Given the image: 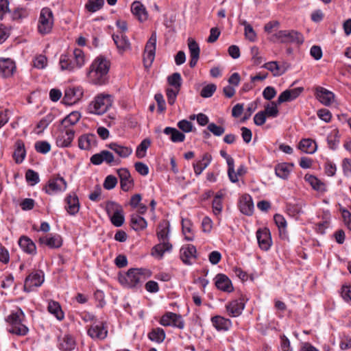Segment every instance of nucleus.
<instances>
[{"instance_id":"1","label":"nucleus","mask_w":351,"mask_h":351,"mask_svg":"<svg viewBox=\"0 0 351 351\" xmlns=\"http://www.w3.org/2000/svg\"><path fill=\"white\" fill-rule=\"evenodd\" d=\"M110 62L106 57L100 55L92 62L87 73V77L90 83L102 86L108 83Z\"/></svg>"},{"instance_id":"2","label":"nucleus","mask_w":351,"mask_h":351,"mask_svg":"<svg viewBox=\"0 0 351 351\" xmlns=\"http://www.w3.org/2000/svg\"><path fill=\"white\" fill-rule=\"evenodd\" d=\"M152 276V272L143 268H131L125 274H119V282L127 288H139Z\"/></svg>"},{"instance_id":"3","label":"nucleus","mask_w":351,"mask_h":351,"mask_svg":"<svg viewBox=\"0 0 351 351\" xmlns=\"http://www.w3.org/2000/svg\"><path fill=\"white\" fill-rule=\"evenodd\" d=\"M85 62V56L80 49H75L71 53L62 54L60 66L62 70L73 71L81 68Z\"/></svg>"},{"instance_id":"4","label":"nucleus","mask_w":351,"mask_h":351,"mask_svg":"<svg viewBox=\"0 0 351 351\" xmlns=\"http://www.w3.org/2000/svg\"><path fill=\"white\" fill-rule=\"evenodd\" d=\"M25 315L21 309L16 312H12L6 318L5 322L9 325L8 329L10 333L23 336L27 334L28 328L23 324Z\"/></svg>"},{"instance_id":"5","label":"nucleus","mask_w":351,"mask_h":351,"mask_svg":"<svg viewBox=\"0 0 351 351\" xmlns=\"http://www.w3.org/2000/svg\"><path fill=\"white\" fill-rule=\"evenodd\" d=\"M271 41L280 42L285 44H294L300 45L304 43L303 35L295 30H280L274 34L269 38Z\"/></svg>"},{"instance_id":"6","label":"nucleus","mask_w":351,"mask_h":351,"mask_svg":"<svg viewBox=\"0 0 351 351\" xmlns=\"http://www.w3.org/2000/svg\"><path fill=\"white\" fill-rule=\"evenodd\" d=\"M53 25L52 11L48 8L41 10L38 25V32L42 34H46L51 32Z\"/></svg>"},{"instance_id":"7","label":"nucleus","mask_w":351,"mask_h":351,"mask_svg":"<svg viewBox=\"0 0 351 351\" xmlns=\"http://www.w3.org/2000/svg\"><path fill=\"white\" fill-rule=\"evenodd\" d=\"M156 33L153 32L146 43L143 54V64L145 68L151 66L155 58L156 47Z\"/></svg>"},{"instance_id":"8","label":"nucleus","mask_w":351,"mask_h":351,"mask_svg":"<svg viewBox=\"0 0 351 351\" xmlns=\"http://www.w3.org/2000/svg\"><path fill=\"white\" fill-rule=\"evenodd\" d=\"M44 282V274L42 271H36L29 274L25 278L23 289L26 292L33 291L34 288L38 287Z\"/></svg>"},{"instance_id":"9","label":"nucleus","mask_w":351,"mask_h":351,"mask_svg":"<svg viewBox=\"0 0 351 351\" xmlns=\"http://www.w3.org/2000/svg\"><path fill=\"white\" fill-rule=\"evenodd\" d=\"M110 95L100 94L97 95L93 101H92L88 107L90 113L96 114H102L108 109V104L105 103V99H108Z\"/></svg>"},{"instance_id":"10","label":"nucleus","mask_w":351,"mask_h":351,"mask_svg":"<svg viewBox=\"0 0 351 351\" xmlns=\"http://www.w3.org/2000/svg\"><path fill=\"white\" fill-rule=\"evenodd\" d=\"M75 136V131L73 128H60L59 134L56 138V145L60 147H67L71 145Z\"/></svg>"},{"instance_id":"11","label":"nucleus","mask_w":351,"mask_h":351,"mask_svg":"<svg viewBox=\"0 0 351 351\" xmlns=\"http://www.w3.org/2000/svg\"><path fill=\"white\" fill-rule=\"evenodd\" d=\"M160 324L164 326H173L182 329L184 327V322L181 315L172 313L168 312L162 316Z\"/></svg>"},{"instance_id":"12","label":"nucleus","mask_w":351,"mask_h":351,"mask_svg":"<svg viewBox=\"0 0 351 351\" xmlns=\"http://www.w3.org/2000/svg\"><path fill=\"white\" fill-rule=\"evenodd\" d=\"M245 303L243 298L233 300L228 302L226 306V310L228 315L232 317H237L241 315L245 308Z\"/></svg>"},{"instance_id":"13","label":"nucleus","mask_w":351,"mask_h":351,"mask_svg":"<svg viewBox=\"0 0 351 351\" xmlns=\"http://www.w3.org/2000/svg\"><path fill=\"white\" fill-rule=\"evenodd\" d=\"M67 186L66 182L62 177H56L51 178L47 184L46 185L45 190V192L49 195L66 190Z\"/></svg>"},{"instance_id":"14","label":"nucleus","mask_w":351,"mask_h":351,"mask_svg":"<svg viewBox=\"0 0 351 351\" xmlns=\"http://www.w3.org/2000/svg\"><path fill=\"white\" fill-rule=\"evenodd\" d=\"M83 96V89L82 87L68 88L64 91L63 97L64 103L71 105L77 102Z\"/></svg>"},{"instance_id":"15","label":"nucleus","mask_w":351,"mask_h":351,"mask_svg":"<svg viewBox=\"0 0 351 351\" xmlns=\"http://www.w3.org/2000/svg\"><path fill=\"white\" fill-rule=\"evenodd\" d=\"M111 209L113 213L111 215V223L116 227H121L125 222V213L121 206L111 202Z\"/></svg>"},{"instance_id":"16","label":"nucleus","mask_w":351,"mask_h":351,"mask_svg":"<svg viewBox=\"0 0 351 351\" xmlns=\"http://www.w3.org/2000/svg\"><path fill=\"white\" fill-rule=\"evenodd\" d=\"M256 238L260 248L268 250L271 245V238L269 230L267 228L259 229L256 232Z\"/></svg>"},{"instance_id":"17","label":"nucleus","mask_w":351,"mask_h":351,"mask_svg":"<svg viewBox=\"0 0 351 351\" xmlns=\"http://www.w3.org/2000/svg\"><path fill=\"white\" fill-rule=\"evenodd\" d=\"M215 286L222 291L230 293L233 291L234 288L230 278L223 274H218L215 276Z\"/></svg>"},{"instance_id":"18","label":"nucleus","mask_w":351,"mask_h":351,"mask_svg":"<svg viewBox=\"0 0 351 351\" xmlns=\"http://www.w3.org/2000/svg\"><path fill=\"white\" fill-rule=\"evenodd\" d=\"M97 146V136L94 134H85L78 138V147L81 149L89 150Z\"/></svg>"},{"instance_id":"19","label":"nucleus","mask_w":351,"mask_h":351,"mask_svg":"<svg viewBox=\"0 0 351 351\" xmlns=\"http://www.w3.org/2000/svg\"><path fill=\"white\" fill-rule=\"evenodd\" d=\"M262 67L271 71L274 77H278L283 75L289 66L286 63L279 65L277 61H271L265 63Z\"/></svg>"},{"instance_id":"20","label":"nucleus","mask_w":351,"mask_h":351,"mask_svg":"<svg viewBox=\"0 0 351 351\" xmlns=\"http://www.w3.org/2000/svg\"><path fill=\"white\" fill-rule=\"evenodd\" d=\"M117 173L120 178L121 189L124 191H128L134 184L129 171L126 169H117Z\"/></svg>"},{"instance_id":"21","label":"nucleus","mask_w":351,"mask_h":351,"mask_svg":"<svg viewBox=\"0 0 351 351\" xmlns=\"http://www.w3.org/2000/svg\"><path fill=\"white\" fill-rule=\"evenodd\" d=\"M131 11L141 22L145 21L148 19L147 11L140 1H136L132 3Z\"/></svg>"},{"instance_id":"22","label":"nucleus","mask_w":351,"mask_h":351,"mask_svg":"<svg viewBox=\"0 0 351 351\" xmlns=\"http://www.w3.org/2000/svg\"><path fill=\"white\" fill-rule=\"evenodd\" d=\"M19 245L24 252L30 255L36 254V244L28 237L21 236L19 239Z\"/></svg>"},{"instance_id":"23","label":"nucleus","mask_w":351,"mask_h":351,"mask_svg":"<svg viewBox=\"0 0 351 351\" xmlns=\"http://www.w3.org/2000/svg\"><path fill=\"white\" fill-rule=\"evenodd\" d=\"M130 226L135 231H142L147 228V222L138 213H132L130 216Z\"/></svg>"},{"instance_id":"24","label":"nucleus","mask_w":351,"mask_h":351,"mask_svg":"<svg viewBox=\"0 0 351 351\" xmlns=\"http://www.w3.org/2000/svg\"><path fill=\"white\" fill-rule=\"evenodd\" d=\"M16 66L14 62L10 58L0 59V75L3 77L11 76Z\"/></svg>"},{"instance_id":"25","label":"nucleus","mask_w":351,"mask_h":351,"mask_svg":"<svg viewBox=\"0 0 351 351\" xmlns=\"http://www.w3.org/2000/svg\"><path fill=\"white\" fill-rule=\"evenodd\" d=\"M316 95L318 100L325 106H330L334 101V94L323 87L316 88Z\"/></svg>"},{"instance_id":"26","label":"nucleus","mask_w":351,"mask_h":351,"mask_svg":"<svg viewBox=\"0 0 351 351\" xmlns=\"http://www.w3.org/2000/svg\"><path fill=\"white\" fill-rule=\"evenodd\" d=\"M239 206L242 213L251 215L253 213L254 204L250 195L247 194L242 195L239 200Z\"/></svg>"},{"instance_id":"27","label":"nucleus","mask_w":351,"mask_h":351,"mask_svg":"<svg viewBox=\"0 0 351 351\" xmlns=\"http://www.w3.org/2000/svg\"><path fill=\"white\" fill-rule=\"evenodd\" d=\"M88 334L92 338L103 339L106 337L108 330L102 322L94 324L88 330Z\"/></svg>"},{"instance_id":"28","label":"nucleus","mask_w":351,"mask_h":351,"mask_svg":"<svg viewBox=\"0 0 351 351\" xmlns=\"http://www.w3.org/2000/svg\"><path fill=\"white\" fill-rule=\"evenodd\" d=\"M112 37L120 54H123L125 51L130 48V43L129 40L125 35L114 34Z\"/></svg>"},{"instance_id":"29","label":"nucleus","mask_w":351,"mask_h":351,"mask_svg":"<svg viewBox=\"0 0 351 351\" xmlns=\"http://www.w3.org/2000/svg\"><path fill=\"white\" fill-rule=\"evenodd\" d=\"M220 155L221 157L226 159L228 169V175L230 178V180L232 182H237L238 179L237 178V175L234 173V159L229 156L226 151L221 150L220 151Z\"/></svg>"},{"instance_id":"30","label":"nucleus","mask_w":351,"mask_h":351,"mask_svg":"<svg viewBox=\"0 0 351 351\" xmlns=\"http://www.w3.org/2000/svg\"><path fill=\"white\" fill-rule=\"evenodd\" d=\"M213 325L217 330H228L231 326V321L220 315H216L211 318Z\"/></svg>"},{"instance_id":"31","label":"nucleus","mask_w":351,"mask_h":351,"mask_svg":"<svg viewBox=\"0 0 351 351\" xmlns=\"http://www.w3.org/2000/svg\"><path fill=\"white\" fill-rule=\"evenodd\" d=\"M40 244H45L50 248L60 247L62 244V240L60 235L56 234L51 237H43L39 239Z\"/></svg>"},{"instance_id":"32","label":"nucleus","mask_w":351,"mask_h":351,"mask_svg":"<svg viewBox=\"0 0 351 351\" xmlns=\"http://www.w3.org/2000/svg\"><path fill=\"white\" fill-rule=\"evenodd\" d=\"M66 210L70 215L76 214L80 209L79 199L75 195H69L66 198Z\"/></svg>"},{"instance_id":"33","label":"nucleus","mask_w":351,"mask_h":351,"mask_svg":"<svg viewBox=\"0 0 351 351\" xmlns=\"http://www.w3.org/2000/svg\"><path fill=\"white\" fill-rule=\"evenodd\" d=\"M26 156L25 144L21 140H17L15 143V149L13 153V158L16 163H21Z\"/></svg>"},{"instance_id":"34","label":"nucleus","mask_w":351,"mask_h":351,"mask_svg":"<svg viewBox=\"0 0 351 351\" xmlns=\"http://www.w3.org/2000/svg\"><path fill=\"white\" fill-rule=\"evenodd\" d=\"M212 160V156L208 153H205L202 159L193 164L194 172L196 176H199L202 171L210 165Z\"/></svg>"},{"instance_id":"35","label":"nucleus","mask_w":351,"mask_h":351,"mask_svg":"<svg viewBox=\"0 0 351 351\" xmlns=\"http://www.w3.org/2000/svg\"><path fill=\"white\" fill-rule=\"evenodd\" d=\"M196 252V248L193 245L182 247L180 250V258L185 264L190 265L189 260L192 258H195Z\"/></svg>"},{"instance_id":"36","label":"nucleus","mask_w":351,"mask_h":351,"mask_svg":"<svg viewBox=\"0 0 351 351\" xmlns=\"http://www.w3.org/2000/svg\"><path fill=\"white\" fill-rule=\"evenodd\" d=\"M163 132L165 134L169 136L170 140L173 143H182L185 140L184 134L175 128L166 127Z\"/></svg>"},{"instance_id":"37","label":"nucleus","mask_w":351,"mask_h":351,"mask_svg":"<svg viewBox=\"0 0 351 351\" xmlns=\"http://www.w3.org/2000/svg\"><path fill=\"white\" fill-rule=\"evenodd\" d=\"M59 348L62 351H73L75 349V341L69 335H64L59 339Z\"/></svg>"},{"instance_id":"38","label":"nucleus","mask_w":351,"mask_h":351,"mask_svg":"<svg viewBox=\"0 0 351 351\" xmlns=\"http://www.w3.org/2000/svg\"><path fill=\"white\" fill-rule=\"evenodd\" d=\"M81 114L77 111H73L68 114L61 121V127L64 128H71L80 119Z\"/></svg>"},{"instance_id":"39","label":"nucleus","mask_w":351,"mask_h":351,"mask_svg":"<svg viewBox=\"0 0 351 351\" xmlns=\"http://www.w3.org/2000/svg\"><path fill=\"white\" fill-rule=\"evenodd\" d=\"M172 245L168 241H162V243L155 245L152 249V255L158 256L161 258L165 252H169L171 250Z\"/></svg>"},{"instance_id":"40","label":"nucleus","mask_w":351,"mask_h":351,"mask_svg":"<svg viewBox=\"0 0 351 351\" xmlns=\"http://www.w3.org/2000/svg\"><path fill=\"white\" fill-rule=\"evenodd\" d=\"M299 149L306 154H313L316 151L317 146L312 139L304 138L300 142Z\"/></svg>"},{"instance_id":"41","label":"nucleus","mask_w":351,"mask_h":351,"mask_svg":"<svg viewBox=\"0 0 351 351\" xmlns=\"http://www.w3.org/2000/svg\"><path fill=\"white\" fill-rule=\"evenodd\" d=\"M104 161L110 163V151L104 150L93 155L90 158V162L95 165H101Z\"/></svg>"},{"instance_id":"42","label":"nucleus","mask_w":351,"mask_h":351,"mask_svg":"<svg viewBox=\"0 0 351 351\" xmlns=\"http://www.w3.org/2000/svg\"><path fill=\"white\" fill-rule=\"evenodd\" d=\"M292 165L288 163H281L275 167L276 175L282 179H287L291 171Z\"/></svg>"},{"instance_id":"43","label":"nucleus","mask_w":351,"mask_h":351,"mask_svg":"<svg viewBox=\"0 0 351 351\" xmlns=\"http://www.w3.org/2000/svg\"><path fill=\"white\" fill-rule=\"evenodd\" d=\"M47 308L49 312L53 314L58 320H62L64 319V313L58 302L55 301L49 302Z\"/></svg>"},{"instance_id":"44","label":"nucleus","mask_w":351,"mask_h":351,"mask_svg":"<svg viewBox=\"0 0 351 351\" xmlns=\"http://www.w3.org/2000/svg\"><path fill=\"white\" fill-rule=\"evenodd\" d=\"M148 337L151 341L160 343L165 340V332L162 328H154L149 332Z\"/></svg>"},{"instance_id":"45","label":"nucleus","mask_w":351,"mask_h":351,"mask_svg":"<svg viewBox=\"0 0 351 351\" xmlns=\"http://www.w3.org/2000/svg\"><path fill=\"white\" fill-rule=\"evenodd\" d=\"M278 105L279 104L276 101H272L271 104H267L265 106V110H263V112L267 117L275 118L278 117L279 114Z\"/></svg>"},{"instance_id":"46","label":"nucleus","mask_w":351,"mask_h":351,"mask_svg":"<svg viewBox=\"0 0 351 351\" xmlns=\"http://www.w3.org/2000/svg\"><path fill=\"white\" fill-rule=\"evenodd\" d=\"M191 227L192 223L189 219L182 220V232L184 234L185 239L187 241H193L194 239Z\"/></svg>"},{"instance_id":"47","label":"nucleus","mask_w":351,"mask_h":351,"mask_svg":"<svg viewBox=\"0 0 351 351\" xmlns=\"http://www.w3.org/2000/svg\"><path fill=\"white\" fill-rule=\"evenodd\" d=\"M111 150H113L120 157L122 158H126L129 156L132 152V149L131 148L121 146L116 143H111Z\"/></svg>"},{"instance_id":"48","label":"nucleus","mask_w":351,"mask_h":351,"mask_svg":"<svg viewBox=\"0 0 351 351\" xmlns=\"http://www.w3.org/2000/svg\"><path fill=\"white\" fill-rule=\"evenodd\" d=\"M169 226V224L167 221H163L159 224L157 232L159 240L168 241Z\"/></svg>"},{"instance_id":"49","label":"nucleus","mask_w":351,"mask_h":351,"mask_svg":"<svg viewBox=\"0 0 351 351\" xmlns=\"http://www.w3.org/2000/svg\"><path fill=\"white\" fill-rule=\"evenodd\" d=\"M304 179L310 184L313 189L316 191H322L323 189L324 184L315 176L306 174Z\"/></svg>"},{"instance_id":"50","label":"nucleus","mask_w":351,"mask_h":351,"mask_svg":"<svg viewBox=\"0 0 351 351\" xmlns=\"http://www.w3.org/2000/svg\"><path fill=\"white\" fill-rule=\"evenodd\" d=\"M223 198V194L221 193H217L213 201L212 207L213 213L215 215H219L223 208L221 199Z\"/></svg>"},{"instance_id":"51","label":"nucleus","mask_w":351,"mask_h":351,"mask_svg":"<svg viewBox=\"0 0 351 351\" xmlns=\"http://www.w3.org/2000/svg\"><path fill=\"white\" fill-rule=\"evenodd\" d=\"M151 141L149 138H145L142 141L140 145L137 147L136 155L138 158H142L145 156L146 151L150 146Z\"/></svg>"},{"instance_id":"52","label":"nucleus","mask_w":351,"mask_h":351,"mask_svg":"<svg viewBox=\"0 0 351 351\" xmlns=\"http://www.w3.org/2000/svg\"><path fill=\"white\" fill-rule=\"evenodd\" d=\"M168 84L173 88L180 90L182 86V77L179 73H174L167 77Z\"/></svg>"},{"instance_id":"53","label":"nucleus","mask_w":351,"mask_h":351,"mask_svg":"<svg viewBox=\"0 0 351 351\" xmlns=\"http://www.w3.org/2000/svg\"><path fill=\"white\" fill-rule=\"evenodd\" d=\"M104 3V0H88L85 8L90 12H95L102 8Z\"/></svg>"},{"instance_id":"54","label":"nucleus","mask_w":351,"mask_h":351,"mask_svg":"<svg viewBox=\"0 0 351 351\" xmlns=\"http://www.w3.org/2000/svg\"><path fill=\"white\" fill-rule=\"evenodd\" d=\"M188 47L191 57H199L200 49L199 45L192 38H188Z\"/></svg>"},{"instance_id":"55","label":"nucleus","mask_w":351,"mask_h":351,"mask_svg":"<svg viewBox=\"0 0 351 351\" xmlns=\"http://www.w3.org/2000/svg\"><path fill=\"white\" fill-rule=\"evenodd\" d=\"M34 148L37 152L45 154L51 150V145L47 141H40L36 142Z\"/></svg>"},{"instance_id":"56","label":"nucleus","mask_w":351,"mask_h":351,"mask_svg":"<svg viewBox=\"0 0 351 351\" xmlns=\"http://www.w3.org/2000/svg\"><path fill=\"white\" fill-rule=\"evenodd\" d=\"M250 52L252 55V61L254 65L258 66L263 62L264 59L263 56L260 55L259 49L257 47H252Z\"/></svg>"},{"instance_id":"57","label":"nucleus","mask_w":351,"mask_h":351,"mask_svg":"<svg viewBox=\"0 0 351 351\" xmlns=\"http://www.w3.org/2000/svg\"><path fill=\"white\" fill-rule=\"evenodd\" d=\"M25 178L27 182H29L32 186L35 185L40 180L38 173L32 169H28L26 171Z\"/></svg>"},{"instance_id":"58","label":"nucleus","mask_w":351,"mask_h":351,"mask_svg":"<svg viewBox=\"0 0 351 351\" xmlns=\"http://www.w3.org/2000/svg\"><path fill=\"white\" fill-rule=\"evenodd\" d=\"M217 86L214 84H210L202 88L200 95L204 98L210 97L216 91Z\"/></svg>"},{"instance_id":"59","label":"nucleus","mask_w":351,"mask_h":351,"mask_svg":"<svg viewBox=\"0 0 351 351\" xmlns=\"http://www.w3.org/2000/svg\"><path fill=\"white\" fill-rule=\"evenodd\" d=\"M207 129L215 136H220L224 132L225 128L222 126L217 125L215 123H210L208 125Z\"/></svg>"},{"instance_id":"60","label":"nucleus","mask_w":351,"mask_h":351,"mask_svg":"<svg viewBox=\"0 0 351 351\" xmlns=\"http://www.w3.org/2000/svg\"><path fill=\"white\" fill-rule=\"evenodd\" d=\"M179 91H180L179 89H176V88H168L167 89L166 92H167V101L169 105L172 106L174 104L176 97H177V95L179 93Z\"/></svg>"},{"instance_id":"61","label":"nucleus","mask_w":351,"mask_h":351,"mask_svg":"<svg viewBox=\"0 0 351 351\" xmlns=\"http://www.w3.org/2000/svg\"><path fill=\"white\" fill-rule=\"evenodd\" d=\"M177 125L180 128V130H181L183 132L188 133L193 130L192 123L186 119L180 121L178 123Z\"/></svg>"},{"instance_id":"62","label":"nucleus","mask_w":351,"mask_h":351,"mask_svg":"<svg viewBox=\"0 0 351 351\" xmlns=\"http://www.w3.org/2000/svg\"><path fill=\"white\" fill-rule=\"evenodd\" d=\"M34 66L37 69H44L47 63V58L45 56L40 55L34 60Z\"/></svg>"},{"instance_id":"63","label":"nucleus","mask_w":351,"mask_h":351,"mask_svg":"<svg viewBox=\"0 0 351 351\" xmlns=\"http://www.w3.org/2000/svg\"><path fill=\"white\" fill-rule=\"evenodd\" d=\"M276 95V90L272 86H267L263 91V96L266 100H271Z\"/></svg>"},{"instance_id":"64","label":"nucleus","mask_w":351,"mask_h":351,"mask_svg":"<svg viewBox=\"0 0 351 351\" xmlns=\"http://www.w3.org/2000/svg\"><path fill=\"white\" fill-rule=\"evenodd\" d=\"M267 116L263 110L257 112L254 117V124L258 126L263 125L266 121Z\"/></svg>"}]
</instances>
